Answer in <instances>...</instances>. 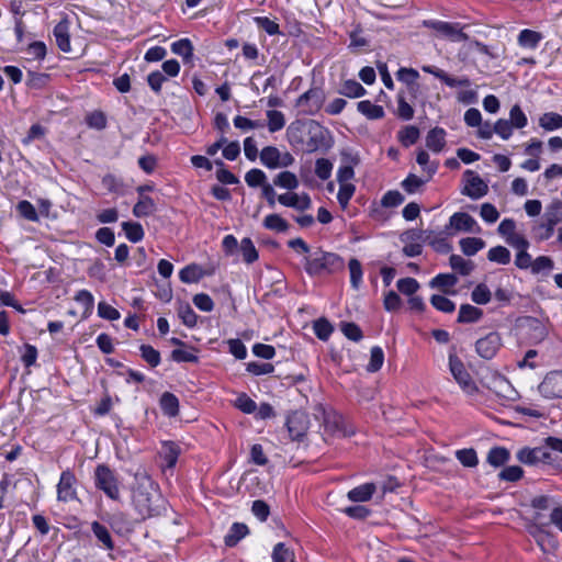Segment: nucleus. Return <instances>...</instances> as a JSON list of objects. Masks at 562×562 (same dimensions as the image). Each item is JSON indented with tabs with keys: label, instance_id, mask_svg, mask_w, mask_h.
I'll return each instance as SVG.
<instances>
[{
	"label": "nucleus",
	"instance_id": "obj_29",
	"mask_svg": "<svg viewBox=\"0 0 562 562\" xmlns=\"http://www.w3.org/2000/svg\"><path fill=\"white\" fill-rule=\"evenodd\" d=\"M543 36L541 33L532 30L525 29L520 31L518 35V44L521 47L535 49L538 47L539 43L542 41Z\"/></svg>",
	"mask_w": 562,
	"mask_h": 562
},
{
	"label": "nucleus",
	"instance_id": "obj_1",
	"mask_svg": "<svg viewBox=\"0 0 562 562\" xmlns=\"http://www.w3.org/2000/svg\"><path fill=\"white\" fill-rule=\"evenodd\" d=\"M136 487L133 492V504L142 519L160 515L165 501L158 485L146 471L135 473Z\"/></svg>",
	"mask_w": 562,
	"mask_h": 562
},
{
	"label": "nucleus",
	"instance_id": "obj_46",
	"mask_svg": "<svg viewBox=\"0 0 562 562\" xmlns=\"http://www.w3.org/2000/svg\"><path fill=\"white\" fill-rule=\"evenodd\" d=\"M180 453V448L172 441H168L162 448V458L168 468H173L177 463Z\"/></svg>",
	"mask_w": 562,
	"mask_h": 562
},
{
	"label": "nucleus",
	"instance_id": "obj_28",
	"mask_svg": "<svg viewBox=\"0 0 562 562\" xmlns=\"http://www.w3.org/2000/svg\"><path fill=\"white\" fill-rule=\"evenodd\" d=\"M510 459V452L505 447L492 448L486 457V461L494 468H499L507 463Z\"/></svg>",
	"mask_w": 562,
	"mask_h": 562
},
{
	"label": "nucleus",
	"instance_id": "obj_3",
	"mask_svg": "<svg viewBox=\"0 0 562 562\" xmlns=\"http://www.w3.org/2000/svg\"><path fill=\"white\" fill-rule=\"evenodd\" d=\"M562 221V201H553L542 215L541 222L533 226L532 232L538 240L549 239L554 226Z\"/></svg>",
	"mask_w": 562,
	"mask_h": 562
},
{
	"label": "nucleus",
	"instance_id": "obj_54",
	"mask_svg": "<svg viewBox=\"0 0 562 562\" xmlns=\"http://www.w3.org/2000/svg\"><path fill=\"white\" fill-rule=\"evenodd\" d=\"M272 562H295L294 554L284 543L279 542L273 548Z\"/></svg>",
	"mask_w": 562,
	"mask_h": 562
},
{
	"label": "nucleus",
	"instance_id": "obj_25",
	"mask_svg": "<svg viewBox=\"0 0 562 562\" xmlns=\"http://www.w3.org/2000/svg\"><path fill=\"white\" fill-rule=\"evenodd\" d=\"M160 408L168 417H176L179 414V400L170 392L162 393L160 401Z\"/></svg>",
	"mask_w": 562,
	"mask_h": 562
},
{
	"label": "nucleus",
	"instance_id": "obj_48",
	"mask_svg": "<svg viewBox=\"0 0 562 562\" xmlns=\"http://www.w3.org/2000/svg\"><path fill=\"white\" fill-rule=\"evenodd\" d=\"M487 259L499 265H507L510 261V252L504 246H496L488 250Z\"/></svg>",
	"mask_w": 562,
	"mask_h": 562
},
{
	"label": "nucleus",
	"instance_id": "obj_20",
	"mask_svg": "<svg viewBox=\"0 0 562 562\" xmlns=\"http://www.w3.org/2000/svg\"><path fill=\"white\" fill-rule=\"evenodd\" d=\"M54 36L58 48L65 53L70 52V34L67 20H63L54 27Z\"/></svg>",
	"mask_w": 562,
	"mask_h": 562
},
{
	"label": "nucleus",
	"instance_id": "obj_44",
	"mask_svg": "<svg viewBox=\"0 0 562 562\" xmlns=\"http://www.w3.org/2000/svg\"><path fill=\"white\" fill-rule=\"evenodd\" d=\"M539 125L546 131H554L562 127V115L547 112L539 119Z\"/></svg>",
	"mask_w": 562,
	"mask_h": 562
},
{
	"label": "nucleus",
	"instance_id": "obj_59",
	"mask_svg": "<svg viewBox=\"0 0 562 562\" xmlns=\"http://www.w3.org/2000/svg\"><path fill=\"white\" fill-rule=\"evenodd\" d=\"M426 183L425 180L417 177L414 173H409L403 181H402V188L405 192L413 194L417 192L424 184Z\"/></svg>",
	"mask_w": 562,
	"mask_h": 562
},
{
	"label": "nucleus",
	"instance_id": "obj_41",
	"mask_svg": "<svg viewBox=\"0 0 562 562\" xmlns=\"http://www.w3.org/2000/svg\"><path fill=\"white\" fill-rule=\"evenodd\" d=\"M273 184L288 190H294L299 187V180L293 172L282 171L273 179Z\"/></svg>",
	"mask_w": 562,
	"mask_h": 562
},
{
	"label": "nucleus",
	"instance_id": "obj_27",
	"mask_svg": "<svg viewBox=\"0 0 562 562\" xmlns=\"http://www.w3.org/2000/svg\"><path fill=\"white\" fill-rule=\"evenodd\" d=\"M281 153L274 146H267L260 153V160L269 169L280 168Z\"/></svg>",
	"mask_w": 562,
	"mask_h": 562
},
{
	"label": "nucleus",
	"instance_id": "obj_2",
	"mask_svg": "<svg viewBox=\"0 0 562 562\" xmlns=\"http://www.w3.org/2000/svg\"><path fill=\"white\" fill-rule=\"evenodd\" d=\"M344 268L345 261L339 255L325 251L321 248L312 250L304 258V269L311 277L334 274L342 271Z\"/></svg>",
	"mask_w": 562,
	"mask_h": 562
},
{
	"label": "nucleus",
	"instance_id": "obj_17",
	"mask_svg": "<svg viewBox=\"0 0 562 562\" xmlns=\"http://www.w3.org/2000/svg\"><path fill=\"white\" fill-rule=\"evenodd\" d=\"M278 202L284 206L295 209L297 211L308 210L312 205L311 198L307 193L299 195L297 193H284L278 196Z\"/></svg>",
	"mask_w": 562,
	"mask_h": 562
},
{
	"label": "nucleus",
	"instance_id": "obj_7",
	"mask_svg": "<svg viewBox=\"0 0 562 562\" xmlns=\"http://www.w3.org/2000/svg\"><path fill=\"white\" fill-rule=\"evenodd\" d=\"M516 458L520 463L530 467L552 461L551 452L543 446L535 448L524 447L517 451Z\"/></svg>",
	"mask_w": 562,
	"mask_h": 562
},
{
	"label": "nucleus",
	"instance_id": "obj_18",
	"mask_svg": "<svg viewBox=\"0 0 562 562\" xmlns=\"http://www.w3.org/2000/svg\"><path fill=\"white\" fill-rule=\"evenodd\" d=\"M465 175L471 176V178L468 181V186L462 190V194L474 200L484 196L488 190L487 184L471 170H468Z\"/></svg>",
	"mask_w": 562,
	"mask_h": 562
},
{
	"label": "nucleus",
	"instance_id": "obj_51",
	"mask_svg": "<svg viewBox=\"0 0 562 562\" xmlns=\"http://www.w3.org/2000/svg\"><path fill=\"white\" fill-rule=\"evenodd\" d=\"M383 361H384V352H383L382 348L379 346L372 347L371 351H370V361L367 366V370L369 372L379 371L383 366Z\"/></svg>",
	"mask_w": 562,
	"mask_h": 562
},
{
	"label": "nucleus",
	"instance_id": "obj_11",
	"mask_svg": "<svg viewBox=\"0 0 562 562\" xmlns=\"http://www.w3.org/2000/svg\"><path fill=\"white\" fill-rule=\"evenodd\" d=\"M76 483L77 479L72 472L69 470L61 472L57 484V499L64 503L77 499Z\"/></svg>",
	"mask_w": 562,
	"mask_h": 562
},
{
	"label": "nucleus",
	"instance_id": "obj_31",
	"mask_svg": "<svg viewBox=\"0 0 562 562\" xmlns=\"http://www.w3.org/2000/svg\"><path fill=\"white\" fill-rule=\"evenodd\" d=\"M171 52L181 56L184 63H189L193 57V45L189 38H181L171 44Z\"/></svg>",
	"mask_w": 562,
	"mask_h": 562
},
{
	"label": "nucleus",
	"instance_id": "obj_64",
	"mask_svg": "<svg viewBox=\"0 0 562 562\" xmlns=\"http://www.w3.org/2000/svg\"><path fill=\"white\" fill-rule=\"evenodd\" d=\"M471 299L476 304H486L491 300V291L485 284L481 283L472 291Z\"/></svg>",
	"mask_w": 562,
	"mask_h": 562
},
{
	"label": "nucleus",
	"instance_id": "obj_35",
	"mask_svg": "<svg viewBox=\"0 0 562 562\" xmlns=\"http://www.w3.org/2000/svg\"><path fill=\"white\" fill-rule=\"evenodd\" d=\"M262 225L266 229L273 231L277 233H285L290 227V224L279 214L267 215L263 220Z\"/></svg>",
	"mask_w": 562,
	"mask_h": 562
},
{
	"label": "nucleus",
	"instance_id": "obj_16",
	"mask_svg": "<svg viewBox=\"0 0 562 562\" xmlns=\"http://www.w3.org/2000/svg\"><path fill=\"white\" fill-rule=\"evenodd\" d=\"M324 429L333 436L347 437L352 434L346 429L342 416L335 412L324 413Z\"/></svg>",
	"mask_w": 562,
	"mask_h": 562
},
{
	"label": "nucleus",
	"instance_id": "obj_57",
	"mask_svg": "<svg viewBox=\"0 0 562 562\" xmlns=\"http://www.w3.org/2000/svg\"><path fill=\"white\" fill-rule=\"evenodd\" d=\"M459 462L468 468H473L477 464V456L474 449H461L456 452Z\"/></svg>",
	"mask_w": 562,
	"mask_h": 562
},
{
	"label": "nucleus",
	"instance_id": "obj_45",
	"mask_svg": "<svg viewBox=\"0 0 562 562\" xmlns=\"http://www.w3.org/2000/svg\"><path fill=\"white\" fill-rule=\"evenodd\" d=\"M419 138V130L414 125L405 126L398 132V139L403 146L409 147L414 145Z\"/></svg>",
	"mask_w": 562,
	"mask_h": 562
},
{
	"label": "nucleus",
	"instance_id": "obj_12",
	"mask_svg": "<svg viewBox=\"0 0 562 562\" xmlns=\"http://www.w3.org/2000/svg\"><path fill=\"white\" fill-rule=\"evenodd\" d=\"M539 392L547 398H562V371L548 373L539 385Z\"/></svg>",
	"mask_w": 562,
	"mask_h": 562
},
{
	"label": "nucleus",
	"instance_id": "obj_56",
	"mask_svg": "<svg viewBox=\"0 0 562 562\" xmlns=\"http://www.w3.org/2000/svg\"><path fill=\"white\" fill-rule=\"evenodd\" d=\"M142 358L153 368L160 363V353L149 345L139 347Z\"/></svg>",
	"mask_w": 562,
	"mask_h": 562
},
{
	"label": "nucleus",
	"instance_id": "obj_50",
	"mask_svg": "<svg viewBox=\"0 0 562 562\" xmlns=\"http://www.w3.org/2000/svg\"><path fill=\"white\" fill-rule=\"evenodd\" d=\"M240 251H241L244 261L247 263H252L258 259V251L250 238L241 239Z\"/></svg>",
	"mask_w": 562,
	"mask_h": 562
},
{
	"label": "nucleus",
	"instance_id": "obj_63",
	"mask_svg": "<svg viewBox=\"0 0 562 562\" xmlns=\"http://www.w3.org/2000/svg\"><path fill=\"white\" fill-rule=\"evenodd\" d=\"M333 326L325 318H319L314 323V333L321 340H327L333 333Z\"/></svg>",
	"mask_w": 562,
	"mask_h": 562
},
{
	"label": "nucleus",
	"instance_id": "obj_39",
	"mask_svg": "<svg viewBox=\"0 0 562 562\" xmlns=\"http://www.w3.org/2000/svg\"><path fill=\"white\" fill-rule=\"evenodd\" d=\"M203 277L202 269L198 265L186 266L179 272V278L183 283H195Z\"/></svg>",
	"mask_w": 562,
	"mask_h": 562
},
{
	"label": "nucleus",
	"instance_id": "obj_38",
	"mask_svg": "<svg viewBox=\"0 0 562 562\" xmlns=\"http://www.w3.org/2000/svg\"><path fill=\"white\" fill-rule=\"evenodd\" d=\"M396 100H397V111H396L397 116L404 121L412 120L414 117V109L406 101L405 91H400L397 93Z\"/></svg>",
	"mask_w": 562,
	"mask_h": 562
},
{
	"label": "nucleus",
	"instance_id": "obj_24",
	"mask_svg": "<svg viewBox=\"0 0 562 562\" xmlns=\"http://www.w3.org/2000/svg\"><path fill=\"white\" fill-rule=\"evenodd\" d=\"M91 529L100 547L104 548L105 550H112L114 548L112 537L105 526L98 521H93Z\"/></svg>",
	"mask_w": 562,
	"mask_h": 562
},
{
	"label": "nucleus",
	"instance_id": "obj_36",
	"mask_svg": "<svg viewBox=\"0 0 562 562\" xmlns=\"http://www.w3.org/2000/svg\"><path fill=\"white\" fill-rule=\"evenodd\" d=\"M338 93L347 98H360L367 93V90L356 80H346L339 88Z\"/></svg>",
	"mask_w": 562,
	"mask_h": 562
},
{
	"label": "nucleus",
	"instance_id": "obj_49",
	"mask_svg": "<svg viewBox=\"0 0 562 562\" xmlns=\"http://www.w3.org/2000/svg\"><path fill=\"white\" fill-rule=\"evenodd\" d=\"M245 181L251 188L261 187V189L268 183L266 173L257 168L250 169L245 175Z\"/></svg>",
	"mask_w": 562,
	"mask_h": 562
},
{
	"label": "nucleus",
	"instance_id": "obj_6",
	"mask_svg": "<svg viewBox=\"0 0 562 562\" xmlns=\"http://www.w3.org/2000/svg\"><path fill=\"white\" fill-rule=\"evenodd\" d=\"M325 93L319 88H311L296 100L295 105L305 115L316 114L323 106Z\"/></svg>",
	"mask_w": 562,
	"mask_h": 562
},
{
	"label": "nucleus",
	"instance_id": "obj_53",
	"mask_svg": "<svg viewBox=\"0 0 562 562\" xmlns=\"http://www.w3.org/2000/svg\"><path fill=\"white\" fill-rule=\"evenodd\" d=\"M430 303L436 310L442 313H452L456 310V304L443 295L434 294L430 297Z\"/></svg>",
	"mask_w": 562,
	"mask_h": 562
},
{
	"label": "nucleus",
	"instance_id": "obj_14",
	"mask_svg": "<svg viewBox=\"0 0 562 562\" xmlns=\"http://www.w3.org/2000/svg\"><path fill=\"white\" fill-rule=\"evenodd\" d=\"M447 231L454 229L456 232L477 233L480 226L476 221L464 212H457L451 215L449 225L446 227Z\"/></svg>",
	"mask_w": 562,
	"mask_h": 562
},
{
	"label": "nucleus",
	"instance_id": "obj_33",
	"mask_svg": "<svg viewBox=\"0 0 562 562\" xmlns=\"http://www.w3.org/2000/svg\"><path fill=\"white\" fill-rule=\"evenodd\" d=\"M458 283V278L452 273H439L431 281L429 285L431 288L440 289L445 293H449L448 289L454 286Z\"/></svg>",
	"mask_w": 562,
	"mask_h": 562
},
{
	"label": "nucleus",
	"instance_id": "obj_19",
	"mask_svg": "<svg viewBox=\"0 0 562 562\" xmlns=\"http://www.w3.org/2000/svg\"><path fill=\"white\" fill-rule=\"evenodd\" d=\"M418 76L417 70L413 68H401L396 72L397 79L406 85L407 93L411 98H416L419 92V85L416 82Z\"/></svg>",
	"mask_w": 562,
	"mask_h": 562
},
{
	"label": "nucleus",
	"instance_id": "obj_23",
	"mask_svg": "<svg viewBox=\"0 0 562 562\" xmlns=\"http://www.w3.org/2000/svg\"><path fill=\"white\" fill-rule=\"evenodd\" d=\"M446 132L441 127L430 130L426 136V146L435 153H439L446 145Z\"/></svg>",
	"mask_w": 562,
	"mask_h": 562
},
{
	"label": "nucleus",
	"instance_id": "obj_22",
	"mask_svg": "<svg viewBox=\"0 0 562 562\" xmlns=\"http://www.w3.org/2000/svg\"><path fill=\"white\" fill-rule=\"evenodd\" d=\"M376 487L373 483H366L350 490L347 494L348 498L355 503H362L371 499Z\"/></svg>",
	"mask_w": 562,
	"mask_h": 562
},
{
	"label": "nucleus",
	"instance_id": "obj_21",
	"mask_svg": "<svg viewBox=\"0 0 562 562\" xmlns=\"http://www.w3.org/2000/svg\"><path fill=\"white\" fill-rule=\"evenodd\" d=\"M307 123L296 121L290 124L286 130V136L293 146H303L304 137L307 135Z\"/></svg>",
	"mask_w": 562,
	"mask_h": 562
},
{
	"label": "nucleus",
	"instance_id": "obj_8",
	"mask_svg": "<svg viewBox=\"0 0 562 562\" xmlns=\"http://www.w3.org/2000/svg\"><path fill=\"white\" fill-rule=\"evenodd\" d=\"M449 368L458 384L469 394L476 391V385L473 382L471 375L465 370L463 362L456 356L449 355Z\"/></svg>",
	"mask_w": 562,
	"mask_h": 562
},
{
	"label": "nucleus",
	"instance_id": "obj_32",
	"mask_svg": "<svg viewBox=\"0 0 562 562\" xmlns=\"http://www.w3.org/2000/svg\"><path fill=\"white\" fill-rule=\"evenodd\" d=\"M483 316V311L470 305L462 304L459 310L458 322L459 323H474Z\"/></svg>",
	"mask_w": 562,
	"mask_h": 562
},
{
	"label": "nucleus",
	"instance_id": "obj_55",
	"mask_svg": "<svg viewBox=\"0 0 562 562\" xmlns=\"http://www.w3.org/2000/svg\"><path fill=\"white\" fill-rule=\"evenodd\" d=\"M509 122L516 128H524L528 124V119L518 104L510 109Z\"/></svg>",
	"mask_w": 562,
	"mask_h": 562
},
{
	"label": "nucleus",
	"instance_id": "obj_26",
	"mask_svg": "<svg viewBox=\"0 0 562 562\" xmlns=\"http://www.w3.org/2000/svg\"><path fill=\"white\" fill-rule=\"evenodd\" d=\"M248 527L241 522H234L226 536L224 542L227 547H235L247 533Z\"/></svg>",
	"mask_w": 562,
	"mask_h": 562
},
{
	"label": "nucleus",
	"instance_id": "obj_9",
	"mask_svg": "<svg viewBox=\"0 0 562 562\" xmlns=\"http://www.w3.org/2000/svg\"><path fill=\"white\" fill-rule=\"evenodd\" d=\"M502 347V337L498 333L492 331L486 336L480 338L475 342V350L477 355L485 359H493Z\"/></svg>",
	"mask_w": 562,
	"mask_h": 562
},
{
	"label": "nucleus",
	"instance_id": "obj_43",
	"mask_svg": "<svg viewBox=\"0 0 562 562\" xmlns=\"http://www.w3.org/2000/svg\"><path fill=\"white\" fill-rule=\"evenodd\" d=\"M268 119V130L270 133H276L281 131L285 125V117L281 111L278 110H268L267 111Z\"/></svg>",
	"mask_w": 562,
	"mask_h": 562
},
{
	"label": "nucleus",
	"instance_id": "obj_13",
	"mask_svg": "<svg viewBox=\"0 0 562 562\" xmlns=\"http://www.w3.org/2000/svg\"><path fill=\"white\" fill-rule=\"evenodd\" d=\"M306 132L308 138L306 140L304 139V145L302 147L307 153H314L324 145L325 131L319 123L312 120L307 122Z\"/></svg>",
	"mask_w": 562,
	"mask_h": 562
},
{
	"label": "nucleus",
	"instance_id": "obj_40",
	"mask_svg": "<svg viewBox=\"0 0 562 562\" xmlns=\"http://www.w3.org/2000/svg\"><path fill=\"white\" fill-rule=\"evenodd\" d=\"M122 228L132 243H138L144 238L143 226L137 222H123Z\"/></svg>",
	"mask_w": 562,
	"mask_h": 562
},
{
	"label": "nucleus",
	"instance_id": "obj_34",
	"mask_svg": "<svg viewBox=\"0 0 562 562\" xmlns=\"http://www.w3.org/2000/svg\"><path fill=\"white\" fill-rule=\"evenodd\" d=\"M156 211V204L150 196H140L133 207V215L136 217H145Z\"/></svg>",
	"mask_w": 562,
	"mask_h": 562
},
{
	"label": "nucleus",
	"instance_id": "obj_30",
	"mask_svg": "<svg viewBox=\"0 0 562 562\" xmlns=\"http://www.w3.org/2000/svg\"><path fill=\"white\" fill-rule=\"evenodd\" d=\"M357 109L369 120H379L382 119L385 114L384 109L381 105L373 104L369 100L358 102Z\"/></svg>",
	"mask_w": 562,
	"mask_h": 562
},
{
	"label": "nucleus",
	"instance_id": "obj_52",
	"mask_svg": "<svg viewBox=\"0 0 562 562\" xmlns=\"http://www.w3.org/2000/svg\"><path fill=\"white\" fill-rule=\"evenodd\" d=\"M558 504L559 501L550 495H539L531 499V506L537 510H552Z\"/></svg>",
	"mask_w": 562,
	"mask_h": 562
},
{
	"label": "nucleus",
	"instance_id": "obj_61",
	"mask_svg": "<svg viewBox=\"0 0 562 562\" xmlns=\"http://www.w3.org/2000/svg\"><path fill=\"white\" fill-rule=\"evenodd\" d=\"M355 191H356V187L352 183H339V191L337 193V200L342 209L347 207Z\"/></svg>",
	"mask_w": 562,
	"mask_h": 562
},
{
	"label": "nucleus",
	"instance_id": "obj_15",
	"mask_svg": "<svg viewBox=\"0 0 562 562\" xmlns=\"http://www.w3.org/2000/svg\"><path fill=\"white\" fill-rule=\"evenodd\" d=\"M425 25L456 42L467 41L469 38L468 34L458 27V24L443 21H426Z\"/></svg>",
	"mask_w": 562,
	"mask_h": 562
},
{
	"label": "nucleus",
	"instance_id": "obj_47",
	"mask_svg": "<svg viewBox=\"0 0 562 562\" xmlns=\"http://www.w3.org/2000/svg\"><path fill=\"white\" fill-rule=\"evenodd\" d=\"M349 272H350V283L352 289L358 290L362 282V267L358 259L351 258L348 263Z\"/></svg>",
	"mask_w": 562,
	"mask_h": 562
},
{
	"label": "nucleus",
	"instance_id": "obj_5",
	"mask_svg": "<svg viewBox=\"0 0 562 562\" xmlns=\"http://www.w3.org/2000/svg\"><path fill=\"white\" fill-rule=\"evenodd\" d=\"M518 328L520 330L521 336L529 344H539L546 339L548 336V327L547 325L531 316H525L519 319Z\"/></svg>",
	"mask_w": 562,
	"mask_h": 562
},
{
	"label": "nucleus",
	"instance_id": "obj_62",
	"mask_svg": "<svg viewBox=\"0 0 562 562\" xmlns=\"http://www.w3.org/2000/svg\"><path fill=\"white\" fill-rule=\"evenodd\" d=\"M16 210L20 213V215L23 216L24 218H26L31 222L38 221L37 212L31 202H29L26 200L20 201L16 204Z\"/></svg>",
	"mask_w": 562,
	"mask_h": 562
},
{
	"label": "nucleus",
	"instance_id": "obj_58",
	"mask_svg": "<svg viewBox=\"0 0 562 562\" xmlns=\"http://www.w3.org/2000/svg\"><path fill=\"white\" fill-rule=\"evenodd\" d=\"M215 165L220 167L216 171V178L224 184H236L239 182L238 178L228 169L224 168V162L221 159L215 160Z\"/></svg>",
	"mask_w": 562,
	"mask_h": 562
},
{
	"label": "nucleus",
	"instance_id": "obj_4",
	"mask_svg": "<svg viewBox=\"0 0 562 562\" xmlns=\"http://www.w3.org/2000/svg\"><path fill=\"white\" fill-rule=\"evenodd\" d=\"M94 484L111 499L120 498V486L116 474L106 464H99L94 470Z\"/></svg>",
	"mask_w": 562,
	"mask_h": 562
},
{
	"label": "nucleus",
	"instance_id": "obj_37",
	"mask_svg": "<svg viewBox=\"0 0 562 562\" xmlns=\"http://www.w3.org/2000/svg\"><path fill=\"white\" fill-rule=\"evenodd\" d=\"M460 248L465 256H474L485 247V241L477 237H467L460 240Z\"/></svg>",
	"mask_w": 562,
	"mask_h": 562
},
{
	"label": "nucleus",
	"instance_id": "obj_60",
	"mask_svg": "<svg viewBox=\"0 0 562 562\" xmlns=\"http://www.w3.org/2000/svg\"><path fill=\"white\" fill-rule=\"evenodd\" d=\"M524 475V470L518 465H509L498 473V477L506 482H516Z\"/></svg>",
	"mask_w": 562,
	"mask_h": 562
},
{
	"label": "nucleus",
	"instance_id": "obj_10",
	"mask_svg": "<svg viewBox=\"0 0 562 562\" xmlns=\"http://www.w3.org/2000/svg\"><path fill=\"white\" fill-rule=\"evenodd\" d=\"M286 427L293 440H301L310 428L308 415L303 411H295L286 418Z\"/></svg>",
	"mask_w": 562,
	"mask_h": 562
},
{
	"label": "nucleus",
	"instance_id": "obj_42",
	"mask_svg": "<svg viewBox=\"0 0 562 562\" xmlns=\"http://www.w3.org/2000/svg\"><path fill=\"white\" fill-rule=\"evenodd\" d=\"M449 263L454 271H458L462 276H469L474 269L472 261L465 260L459 255H451Z\"/></svg>",
	"mask_w": 562,
	"mask_h": 562
}]
</instances>
